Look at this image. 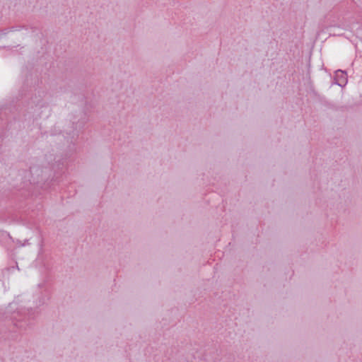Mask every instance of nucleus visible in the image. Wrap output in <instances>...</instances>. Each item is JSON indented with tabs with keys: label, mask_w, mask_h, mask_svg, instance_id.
Listing matches in <instances>:
<instances>
[{
	"label": "nucleus",
	"mask_w": 362,
	"mask_h": 362,
	"mask_svg": "<svg viewBox=\"0 0 362 362\" xmlns=\"http://www.w3.org/2000/svg\"><path fill=\"white\" fill-rule=\"evenodd\" d=\"M336 81L337 83L340 86H343L346 83L347 78L346 74L342 71H338L336 73Z\"/></svg>",
	"instance_id": "nucleus-1"
}]
</instances>
